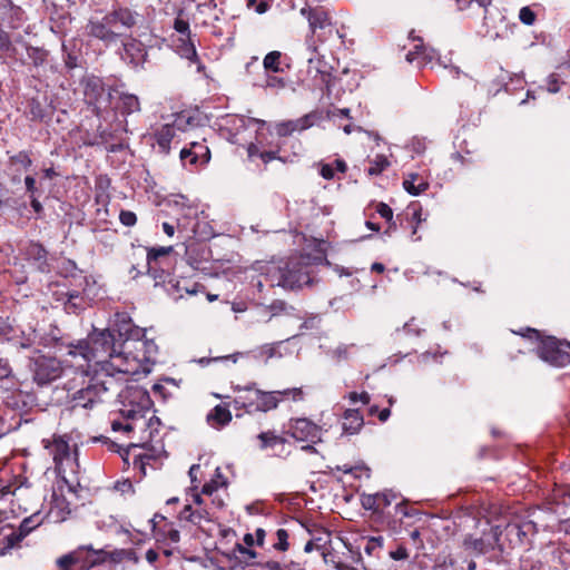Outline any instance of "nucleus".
Listing matches in <instances>:
<instances>
[{
    "label": "nucleus",
    "instance_id": "nucleus-1",
    "mask_svg": "<svg viewBox=\"0 0 570 570\" xmlns=\"http://www.w3.org/2000/svg\"><path fill=\"white\" fill-rule=\"evenodd\" d=\"M67 355L80 358L75 364L81 373L90 375L99 372L116 351V338L110 330H94L86 338L67 345Z\"/></svg>",
    "mask_w": 570,
    "mask_h": 570
},
{
    "label": "nucleus",
    "instance_id": "nucleus-2",
    "mask_svg": "<svg viewBox=\"0 0 570 570\" xmlns=\"http://www.w3.org/2000/svg\"><path fill=\"white\" fill-rule=\"evenodd\" d=\"M140 14L128 7H115L104 16L89 18L85 31L95 40L101 41L106 47L117 43L121 37L120 28L129 30L137 26Z\"/></svg>",
    "mask_w": 570,
    "mask_h": 570
},
{
    "label": "nucleus",
    "instance_id": "nucleus-3",
    "mask_svg": "<svg viewBox=\"0 0 570 570\" xmlns=\"http://www.w3.org/2000/svg\"><path fill=\"white\" fill-rule=\"evenodd\" d=\"M119 414L122 419L112 420V431L131 432L137 426L145 425V415L153 406V401L148 391L139 385H127L119 394Z\"/></svg>",
    "mask_w": 570,
    "mask_h": 570
},
{
    "label": "nucleus",
    "instance_id": "nucleus-4",
    "mask_svg": "<svg viewBox=\"0 0 570 570\" xmlns=\"http://www.w3.org/2000/svg\"><path fill=\"white\" fill-rule=\"evenodd\" d=\"M149 371L150 370L146 366H140L138 358L132 353L130 344H121L120 350L116 348L108 362L101 365L97 373L105 380H112L114 386L116 384L115 376L117 374L136 375L140 372Z\"/></svg>",
    "mask_w": 570,
    "mask_h": 570
},
{
    "label": "nucleus",
    "instance_id": "nucleus-5",
    "mask_svg": "<svg viewBox=\"0 0 570 570\" xmlns=\"http://www.w3.org/2000/svg\"><path fill=\"white\" fill-rule=\"evenodd\" d=\"M237 395L233 400L235 409L244 410L246 413L268 412L277 407V400L271 392L256 387L255 383L240 386H233Z\"/></svg>",
    "mask_w": 570,
    "mask_h": 570
},
{
    "label": "nucleus",
    "instance_id": "nucleus-6",
    "mask_svg": "<svg viewBox=\"0 0 570 570\" xmlns=\"http://www.w3.org/2000/svg\"><path fill=\"white\" fill-rule=\"evenodd\" d=\"M306 47L311 56L307 59V86L312 89L328 90L332 82V67L320 55L317 45L313 38L306 40Z\"/></svg>",
    "mask_w": 570,
    "mask_h": 570
},
{
    "label": "nucleus",
    "instance_id": "nucleus-7",
    "mask_svg": "<svg viewBox=\"0 0 570 570\" xmlns=\"http://www.w3.org/2000/svg\"><path fill=\"white\" fill-rule=\"evenodd\" d=\"M104 550H96L91 546H80L77 549L59 557L56 560L58 570H90L105 562Z\"/></svg>",
    "mask_w": 570,
    "mask_h": 570
},
{
    "label": "nucleus",
    "instance_id": "nucleus-8",
    "mask_svg": "<svg viewBox=\"0 0 570 570\" xmlns=\"http://www.w3.org/2000/svg\"><path fill=\"white\" fill-rule=\"evenodd\" d=\"M174 30L178 33V37L174 39V46L177 53L191 63L197 65V71L200 72L205 69V66L200 62L197 55L196 45L191 37L189 21L184 17V10H179L173 24Z\"/></svg>",
    "mask_w": 570,
    "mask_h": 570
},
{
    "label": "nucleus",
    "instance_id": "nucleus-9",
    "mask_svg": "<svg viewBox=\"0 0 570 570\" xmlns=\"http://www.w3.org/2000/svg\"><path fill=\"white\" fill-rule=\"evenodd\" d=\"M29 370L32 381L40 387L51 384L63 374V365L60 360L40 353L30 357Z\"/></svg>",
    "mask_w": 570,
    "mask_h": 570
},
{
    "label": "nucleus",
    "instance_id": "nucleus-10",
    "mask_svg": "<svg viewBox=\"0 0 570 570\" xmlns=\"http://www.w3.org/2000/svg\"><path fill=\"white\" fill-rule=\"evenodd\" d=\"M287 433L297 442H306L302 449L314 453V445L323 441L324 429L307 417H294L288 421Z\"/></svg>",
    "mask_w": 570,
    "mask_h": 570
},
{
    "label": "nucleus",
    "instance_id": "nucleus-11",
    "mask_svg": "<svg viewBox=\"0 0 570 570\" xmlns=\"http://www.w3.org/2000/svg\"><path fill=\"white\" fill-rule=\"evenodd\" d=\"M110 389H112V380H105L97 372L91 373L88 385L73 395V407L92 409L102 402V396Z\"/></svg>",
    "mask_w": 570,
    "mask_h": 570
},
{
    "label": "nucleus",
    "instance_id": "nucleus-12",
    "mask_svg": "<svg viewBox=\"0 0 570 570\" xmlns=\"http://www.w3.org/2000/svg\"><path fill=\"white\" fill-rule=\"evenodd\" d=\"M45 449L52 456L55 469L59 475L67 470L75 471L78 466L77 459L72 456L68 439L61 435H53L51 439L42 440Z\"/></svg>",
    "mask_w": 570,
    "mask_h": 570
},
{
    "label": "nucleus",
    "instance_id": "nucleus-13",
    "mask_svg": "<svg viewBox=\"0 0 570 570\" xmlns=\"http://www.w3.org/2000/svg\"><path fill=\"white\" fill-rule=\"evenodd\" d=\"M537 348L538 356L544 362L563 367L570 364V343L561 341L552 336L541 338L538 341Z\"/></svg>",
    "mask_w": 570,
    "mask_h": 570
},
{
    "label": "nucleus",
    "instance_id": "nucleus-14",
    "mask_svg": "<svg viewBox=\"0 0 570 570\" xmlns=\"http://www.w3.org/2000/svg\"><path fill=\"white\" fill-rule=\"evenodd\" d=\"M311 283L306 266L299 262H288L279 268L277 285L286 289H298Z\"/></svg>",
    "mask_w": 570,
    "mask_h": 570
},
{
    "label": "nucleus",
    "instance_id": "nucleus-15",
    "mask_svg": "<svg viewBox=\"0 0 570 570\" xmlns=\"http://www.w3.org/2000/svg\"><path fill=\"white\" fill-rule=\"evenodd\" d=\"M253 125L263 126L265 125V121L239 115H227L222 119L220 130L226 134V138L232 144H238V136L242 134V131L246 130Z\"/></svg>",
    "mask_w": 570,
    "mask_h": 570
},
{
    "label": "nucleus",
    "instance_id": "nucleus-16",
    "mask_svg": "<svg viewBox=\"0 0 570 570\" xmlns=\"http://www.w3.org/2000/svg\"><path fill=\"white\" fill-rule=\"evenodd\" d=\"M180 160L185 167H197L209 163L210 150L203 141H191L188 147H184L180 150Z\"/></svg>",
    "mask_w": 570,
    "mask_h": 570
},
{
    "label": "nucleus",
    "instance_id": "nucleus-17",
    "mask_svg": "<svg viewBox=\"0 0 570 570\" xmlns=\"http://www.w3.org/2000/svg\"><path fill=\"white\" fill-rule=\"evenodd\" d=\"M130 347L135 356L138 358L140 366L149 368V365L156 362L158 346L154 340L147 338L146 335L134 338L130 343Z\"/></svg>",
    "mask_w": 570,
    "mask_h": 570
},
{
    "label": "nucleus",
    "instance_id": "nucleus-18",
    "mask_svg": "<svg viewBox=\"0 0 570 570\" xmlns=\"http://www.w3.org/2000/svg\"><path fill=\"white\" fill-rule=\"evenodd\" d=\"M121 59L132 68L142 67L147 58V50L144 43L135 38H127L122 42Z\"/></svg>",
    "mask_w": 570,
    "mask_h": 570
},
{
    "label": "nucleus",
    "instance_id": "nucleus-19",
    "mask_svg": "<svg viewBox=\"0 0 570 570\" xmlns=\"http://www.w3.org/2000/svg\"><path fill=\"white\" fill-rule=\"evenodd\" d=\"M85 101L99 109L102 101H109V94L106 92L102 80L98 77H89L85 81L83 89Z\"/></svg>",
    "mask_w": 570,
    "mask_h": 570
},
{
    "label": "nucleus",
    "instance_id": "nucleus-20",
    "mask_svg": "<svg viewBox=\"0 0 570 570\" xmlns=\"http://www.w3.org/2000/svg\"><path fill=\"white\" fill-rule=\"evenodd\" d=\"M114 326L119 336L125 338L122 344L126 345L130 344L134 338L145 336V328L134 325L127 313H117L115 315Z\"/></svg>",
    "mask_w": 570,
    "mask_h": 570
},
{
    "label": "nucleus",
    "instance_id": "nucleus-21",
    "mask_svg": "<svg viewBox=\"0 0 570 570\" xmlns=\"http://www.w3.org/2000/svg\"><path fill=\"white\" fill-rule=\"evenodd\" d=\"M410 38L414 42L413 49H411L405 59L410 63H416L417 67H423L428 62H431L435 57V50L424 46L423 40L420 37H414L413 31L410 33Z\"/></svg>",
    "mask_w": 570,
    "mask_h": 570
},
{
    "label": "nucleus",
    "instance_id": "nucleus-22",
    "mask_svg": "<svg viewBox=\"0 0 570 570\" xmlns=\"http://www.w3.org/2000/svg\"><path fill=\"white\" fill-rule=\"evenodd\" d=\"M316 115L311 112L307 115H304L301 118L294 119V120H286L281 121L276 124V134L279 137H287L291 136L295 131H303L308 128H311L314 125Z\"/></svg>",
    "mask_w": 570,
    "mask_h": 570
},
{
    "label": "nucleus",
    "instance_id": "nucleus-23",
    "mask_svg": "<svg viewBox=\"0 0 570 570\" xmlns=\"http://www.w3.org/2000/svg\"><path fill=\"white\" fill-rule=\"evenodd\" d=\"M537 524L532 521L523 523H509L505 527L507 535L513 544H523L529 534L537 533Z\"/></svg>",
    "mask_w": 570,
    "mask_h": 570
},
{
    "label": "nucleus",
    "instance_id": "nucleus-24",
    "mask_svg": "<svg viewBox=\"0 0 570 570\" xmlns=\"http://www.w3.org/2000/svg\"><path fill=\"white\" fill-rule=\"evenodd\" d=\"M180 117L176 118L171 124H165L159 129H157L154 134L156 142L164 154H169L170 151V142L176 136L177 129H180L179 121Z\"/></svg>",
    "mask_w": 570,
    "mask_h": 570
},
{
    "label": "nucleus",
    "instance_id": "nucleus-25",
    "mask_svg": "<svg viewBox=\"0 0 570 570\" xmlns=\"http://www.w3.org/2000/svg\"><path fill=\"white\" fill-rule=\"evenodd\" d=\"M364 425V417L360 410L347 409L342 415V430L343 434L354 435L357 434Z\"/></svg>",
    "mask_w": 570,
    "mask_h": 570
},
{
    "label": "nucleus",
    "instance_id": "nucleus-26",
    "mask_svg": "<svg viewBox=\"0 0 570 570\" xmlns=\"http://www.w3.org/2000/svg\"><path fill=\"white\" fill-rule=\"evenodd\" d=\"M301 13L307 18L313 36L316 35L317 29L331 27L327 12L321 8H303Z\"/></svg>",
    "mask_w": 570,
    "mask_h": 570
},
{
    "label": "nucleus",
    "instance_id": "nucleus-27",
    "mask_svg": "<svg viewBox=\"0 0 570 570\" xmlns=\"http://www.w3.org/2000/svg\"><path fill=\"white\" fill-rule=\"evenodd\" d=\"M256 440L258 442V449L262 451L275 450L277 448H284L287 443L286 438L278 434L275 430L263 431L257 434Z\"/></svg>",
    "mask_w": 570,
    "mask_h": 570
},
{
    "label": "nucleus",
    "instance_id": "nucleus-28",
    "mask_svg": "<svg viewBox=\"0 0 570 570\" xmlns=\"http://www.w3.org/2000/svg\"><path fill=\"white\" fill-rule=\"evenodd\" d=\"M20 541L14 532V527L6 524L0 527V556H6L12 549L19 548Z\"/></svg>",
    "mask_w": 570,
    "mask_h": 570
},
{
    "label": "nucleus",
    "instance_id": "nucleus-29",
    "mask_svg": "<svg viewBox=\"0 0 570 570\" xmlns=\"http://www.w3.org/2000/svg\"><path fill=\"white\" fill-rule=\"evenodd\" d=\"M403 188L412 196H419L429 188V181L417 173H410L403 180Z\"/></svg>",
    "mask_w": 570,
    "mask_h": 570
},
{
    "label": "nucleus",
    "instance_id": "nucleus-30",
    "mask_svg": "<svg viewBox=\"0 0 570 570\" xmlns=\"http://www.w3.org/2000/svg\"><path fill=\"white\" fill-rule=\"evenodd\" d=\"M207 421L213 428H222L232 421V413L226 405H216L208 414Z\"/></svg>",
    "mask_w": 570,
    "mask_h": 570
},
{
    "label": "nucleus",
    "instance_id": "nucleus-31",
    "mask_svg": "<svg viewBox=\"0 0 570 570\" xmlns=\"http://www.w3.org/2000/svg\"><path fill=\"white\" fill-rule=\"evenodd\" d=\"M227 487V480L220 468H216L213 478L203 485L202 494L213 497L219 489Z\"/></svg>",
    "mask_w": 570,
    "mask_h": 570
},
{
    "label": "nucleus",
    "instance_id": "nucleus-32",
    "mask_svg": "<svg viewBox=\"0 0 570 570\" xmlns=\"http://www.w3.org/2000/svg\"><path fill=\"white\" fill-rule=\"evenodd\" d=\"M118 108L122 115H131L140 111L139 98L134 94L122 92L119 96Z\"/></svg>",
    "mask_w": 570,
    "mask_h": 570
},
{
    "label": "nucleus",
    "instance_id": "nucleus-33",
    "mask_svg": "<svg viewBox=\"0 0 570 570\" xmlns=\"http://www.w3.org/2000/svg\"><path fill=\"white\" fill-rule=\"evenodd\" d=\"M180 519L199 525L203 521H210V515L205 509L194 510L191 505H186L180 512Z\"/></svg>",
    "mask_w": 570,
    "mask_h": 570
},
{
    "label": "nucleus",
    "instance_id": "nucleus-34",
    "mask_svg": "<svg viewBox=\"0 0 570 570\" xmlns=\"http://www.w3.org/2000/svg\"><path fill=\"white\" fill-rule=\"evenodd\" d=\"M363 541H364L363 550H364L365 554L368 556L370 558L379 559L381 556V552L383 550L384 538L381 535L368 537V538H363Z\"/></svg>",
    "mask_w": 570,
    "mask_h": 570
},
{
    "label": "nucleus",
    "instance_id": "nucleus-35",
    "mask_svg": "<svg viewBox=\"0 0 570 570\" xmlns=\"http://www.w3.org/2000/svg\"><path fill=\"white\" fill-rule=\"evenodd\" d=\"M272 395L277 400V405L284 401L299 402L304 400V392L301 387L285 389L282 391H272Z\"/></svg>",
    "mask_w": 570,
    "mask_h": 570
},
{
    "label": "nucleus",
    "instance_id": "nucleus-36",
    "mask_svg": "<svg viewBox=\"0 0 570 570\" xmlns=\"http://www.w3.org/2000/svg\"><path fill=\"white\" fill-rule=\"evenodd\" d=\"M282 53L279 51L268 52L263 60V66L266 72H282Z\"/></svg>",
    "mask_w": 570,
    "mask_h": 570
},
{
    "label": "nucleus",
    "instance_id": "nucleus-37",
    "mask_svg": "<svg viewBox=\"0 0 570 570\" xmlns=\"http://www.w3.org/2000/svg\"><path fill=\"white\" fill-rule=\"evenodd\" d=\"M110 558L115 562H129L132 564H137L140 560L134 549H117L111 552Z\"/></svg>",
    "mask_w": 570,
    "mask_h": 570
},
{
    "label": "nucleus",
    "instance_id": "nucleus-38",
    "mask_svg": "<svg viewBox=\"0 0 570 570\" xmlns=\"http://www.w3.org/2000/svg\"><path fill=\"white\" fill-rule=\"evenodd\" d=\"M173 252L171 246L167 247H150L147 249V265L149 269L153 268V265L157 262L158 258L169 255Z\"/></svg>",
    "mask_w": 570,
    "mask_h": 570
},
{
    "label": "nucleus",
    "instance_id": "nucleus-39",
    "mask_svg": "<svg viewBox=\"0 0 570 570\" xmlns=\"http://www.w3.org/2000/svg\"><path fill=\"white\" fill-rule=\"evenodd\" d=\"M390 166V161L385 155H376L371 161L367 169L370 175H380Z\"/></svg>",
    "mask_w": 570,
    "mask_h": 570
},
{
    "label": "nucleus",
    "instance_id": "nucleus-40",
    "mask_svg": "<svg viewBox=\"0 0 570 570\" xmlns=\"http://www.w3.org/2000/svg\"><path fill=\"white\" fill-rule=\"evenodd\" d=\"M171 286H173V288H175V291L177 293V297H180V298L184 296L183 293H186L188 295H195L198 292H200L202 288H204L198 283H193L190 286H187L186 281H183V282L177 281Z\"/></svg>",
    "mask_w": 570,
    "mask_h": 570
},
{
    "label": "nucleus",
    "instance_id": "nucleus-41",
    "mask_svg": "<svg viewBox=\"0 0 570 570\" xmlns=\"http://www.w3.org/2000/svg\"><path fill=\"white\" fill-rule=\"evenodd\" d=\"M286 86L287 81L284 78L267 73L263 88L279 91L284 89Z\"/></svg>",
    "mask_w": 570,
    "mask_h": 570
},
{
    "label": "nucleus",
    "instance_id": "nucleus-42",
    "mask_svg": "<svg viewBox=\"0 0 570 570\" xmlns=\"http://www.w3.org/2000/svg\"><path fill=\"white\" fill-rule=\"evenodd\" d=\"M36 527L30 518L24 519L18 528L14 527L18 540L21 542Z\"/></svg>",
    "mask_w": 570,
    "mask_h": 570
},
{
    "label": "nucleus",
    "instance_id": "nucleus-43",
    "mask_svg": "<svg viewBox=\"0 0 570 570\" xmlns=\"http://www.w3.org/2000/svg\"><path fill=\"white\" fill-rule=\"evenodd\" d=\"M322 557L326 564H330L337 570H340V568L342 567L343 561L337 557V554L333 550L328 549L327 547L322 549Z\"/></svg>",
    "mask_w": 570,
    "mask_h": 570
},
{
    "label": "nucleus",
    "instance_id": "nucleus-44",
    "mask_svg": "<svg viewBox=\"0 0 570 570\" xmlns=\"http://www.w3.org/2000/svg\"><path fill=\"white\" fill-rule=\"evenodd\" d=\"M288 533L285 529H278L276 531V542L274 548L279 551H286L288 549Z\"/></svg>",
    "mask_w": 570,
    "mask_h": 570
},
{
    "label": "nucleus",
    "instance_id": "nucleus-45",
    "mask_svg": "<svg viewBox=\"0 0 570 570\" xmlns=\"http://www.w3.org/2000/svg\"><path fill=\"white\" fill-rule=\"evenodd\" d=\"M519 19L525 26H532L535 22V13L529 7H522L519 11Z\"/></svg>",
    "mask_w": 570,
    "mask_h": 570
},
{
    "label": "nucleus",
    "instance_id": "nucleus-46",
    "mask_svg": "<svg viewBox=\"0 0 570 570\" xmlns=\"http://www.w3.org/2000/svg\"><path fill=\"white\" fill-rule=\"evenodd\" d=\"M368 500H373V504H376V508L386 507L391 504L392 495L390 493H376L374 495H370Z\"/></svg>",
    "mask_w": 570,
    "mask_h": 570
},
{
    "label": "nucleus",
    "instance_id": "nucleus-47",
    "mask_svg": "<svg viewBox=\"0 0 570 570\" xmlns=\"http://www.w3.org/2000/svg\"><path fill=\"white\" fill-rule=\"evenodd\" d=\"M561 83L559 75L551 73L547 78V90L551 94H557L561 88Z\"/></svg>",
    "mask_w": 570,
    "mask_h": 570
},
{
    "label": "nucleus",
    "instance_id": "nucleus-48",
    "mask_svg": "<svg viewBox=\"0 0 570 570\" xmlns=\"http://www.w3.org/2000/svg\"><path fill=\"white\" fill-rule=\"evenodd\" d=\"M120 223L126 227H132L137 223V216L131 210H121L119 214Z\"/></svg>",
    "mask_w": 570,
    "mask_h": 570
},
{
    "label": "nucleus",
    "instance_id": "nucleus-49",
    "mask_svg": "<svg viewBox=\"0 0 570 570\" xmlns=\"http://www.w3.org/2000/svg\"><path fill=\"white\" fill-rule=\"evenodd\" d=\"M403 331L406 334L419 336L423 332V330L419 326L415 318H411L403 325Z\"/></svg>",
    "mask_w": 570,
    "mask_h": 570
},
{
    "label": "nucleus",
    "instance_id": "nucleus-50",
    "mask_svg": "<svg viewBox=\"0 0 570 570\" xmlns=\"http://www.w3.org/2000/svg\"><path fill=\"white\" fill-rule=\"evenodd\" d=\"M464 544L468 549L473 550L478 554H481L484 552V543L481 539H465Z\"/></svg>",
    "mask_w": 570,
    "mask_h": 570
},
{
    "label": "nucleus",
    "instance_id": "nucleus-51",
    "mask_svg": "<svg viewBox=\"0 0 570 570\" xmlns=\"http://www.w3.org/2000/svg\"><path fill=\"white\" fill-rule=\"evenodd\" d=\"M11 160L22 165L24 168H29L32 164V160L27 151H19L17 155L11 157Z\"/></svg>",
    "mask_w": 570,
    "mask_h": 570
},
{
    "label": "nucleus",
    "instance_id": "nucleus-52",
    "mask_svg": "<svg viewBox=\"0 0 570 570\" xmlns=\"http://www.w3.org/2000/svg\"><path fill=\"white\" fill-rule=\"evenodd\" d=\"M347 399L350 400L351 403L361 402L363 404H368L371 401V396L367 392H351L348 393Z\"/></svg>",
    "mask_w": 570,
    "mask_h": 570
},
{
    "label": "nucleus",
    "instance_id": "nucleus-53",
    "mask_svg": "<svg viewBox=\"0 0 570 570\" xmlns=\"http://www.w3.org/2000/svg\"><path fill=\"white\" fill-rule=\"evenodd\" d=\"M459 10H464L469 8L473 2L478 3L481 8H487L491 0H455Z\"/></svg>",
    "mask_w": 570,
    "mask_h": 570
},
{
    "label": "nucleus",
    "instance_id": "nucleus-54",
    "mask_svg": "<svg viewBox=\"0 0 570 570\" xmlns=\"http://www.w3.org/2000/svg\"><path fill=\"white\" fill-rule=\"evenodd\" d=\"M411 149L416 154L425 151L428 142L425 138L414 137L410 142Z\"/></svg>",
    "mask_w": 570,
    "mask_h": 570
},
{
    "label": "nucleus",
    "instance_id": "nucleus-55",
    "mask_svg": "<svg viewBox=\"0 0 570 570\" xmlns=\"http://www.w3.org/2000/svg\"><path fill=\"white\" fill-rule=\"evenodd\" d=\"M12 49V42L10 39V36L3 31L0 30V52L7 53Z\"/></svg>",
    "mask_w": 570,
    "mask_h": 570
},
{
    "label": "nucleus",
    "instance_id": "nucleus-56",
    "mask_svg": "<svg viewBox=\"0 0 570 570\" xmlns=\"http://www.w3.org/2000/svg\"><path fill=\"white\" fill-rule=\"evenodd\" d=\"M376 213L384 219H386L387 222H392L393 219V210L392 208L386 205L385 203H380L377 206H376Z\"/></svg>",
    "mask_w": 570,
    "mask_h": 570
},
{
    "label": "nucleus",
    "instance_id": "nucleus-57",
    "mask_svg": "<svg viewBox=\"0 0 570 570\" xmlns=\"http://www.w3.org/2000/svg\"><path fill=\"white\" fill-rule=\"evenodd\" d=\"M356 562L360 563V567H352L343 562L340 570H374L372 563L366 564L362 561V557L360 553H357Z\"/></svg>",
    "mask_w": 570,
    "mask_h": 570
},
{
    "label": "nucleus",
    "instance_id": "nucleus-58",
    "mask_svg": "<svg viewBox=\"0 0 570 570\" xmlns=\"http://www.w3.org/2000/svg\"><path fill=\"white\" fill-rule=\"evenodd\" d=\"M259 159L264 165H267L268 163L275 159L282 160V158L279 157V150H264L263 154H259Z\"/></svg>",
    "mask_w": 570,
    "mask_h": 570
},
{
    "label": "nucleus",
    "instance_id": "nucleus-59",
    "mask_svg": "<svg viewBox=\"0 0 570 570\" xmlns=\"http://www.w3.org/2000/svg\"><path fill=\"white\" fill-rule=\"evenodd\" d=\"M12 375V367L8 360H0V381L9 379Z\"/></svg>",
    "mask_w": 570,
    "mask_h": 570
},
{
    "label": "nucleus",
    "instance_id": "nucleus-60",
    "mask_svg": "<svg viewBox=\"0 0 570 570\" xmlns=\"http://www.w3.org/2000/svg\"><path fill=\"white\" fill-rule=\"evenodd\" d=\"M256 2L257 0H247V7L254 8L255 12H257L258 14H263L268 10L269 6L266 1H261L257 4Z\"/></svg>",
    "mask_w": 570,
    "mask_h": 570
},
{
    "label": "nucleus",
    "instance_id": "nucleus-61",
    "mask_svg": "<svg viewBox=\"0 0 570 570\" xmlns=\"http://www.w3.org/2000/svg\"><path fill=\"white\" fill-rule=\"evenodd\" d=\"M273 315H278L287 309V304L284 301H274L268 306Z\"/></svg>",
    "mask_w": 570,
    "mask_h": 570
},
{
    "label": "nucleus",
    "instance_id": "nucleus-62",
    "mask_svg": "<svg viewBox=\"0 0 570 570\" xmlns=\"http://www.w3.org/2000/svg\"><path fill=\"white\" fill-rule=\"evenodd\" d=\"M411 220H412V223H414L413 230H412V234L414 235V234H416L419 225L424 220V218L422 217V208L421 207L413 209Z\"/></svg>",
    "mask_w": 570,
    "mask_h": 570
},
{
    "label": "nucleus",
    "instance_id": "nucleus-63",
    "mask_svg": "<svg viewBox=\"0 0 570 570\" xmlns=\"http://www.w3.org/2000/svg\"><path fill=\"white\" fill-rule=\"evenodd\" d=\"M264 150H261L257 144L250 142L247 146V156L249 160H255L256 158L259 159V154H263Z\"/></svg>",
    "mask_w": 570,
    "mask_h": 570
},
{
    "label": "nucleus",
    "instance_id": "nucleus-64",
    "mask_svg": "<svg viewBox=\"0 0 570 570\" xmlns=\"http://www.w3.org/2000/svg\"><path fill=\"white\" fill-rule=\"evenodd\" d=\"M257 566L263 570H284V567L278 561L275 560L258 562Z\"/></svg>",
    "mask_w": 570,
    "mask_h": 570
}]
</instances>
